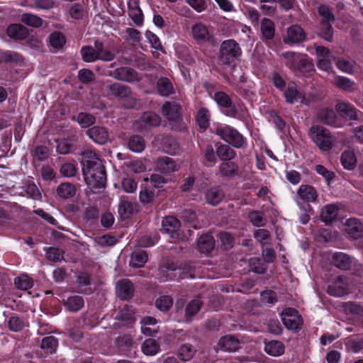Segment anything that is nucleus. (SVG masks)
Wrapping results in <instances>:
<instances>
[{"mask_svg":"<svg viewBox=\"0 0 363 363\" xmlns=\"http://www.w3.org/2000/svg\"><path fill=\"white\" fill-rule=\"evenodd\" d=\"M45 257L48 260L53 262H60L64 259L65 251L59 247H44Z\"/></svg>","mask_w":363,"mask_h":363,"instance_id":"50","label":"nucleus"},{"mask_svg":"<svg viewBox=\"0 0 363 363\" xmlns=\"http://www.w3.org/2000/svg\"><path fill=\"white\" fill-rule=\"evenodd\" d=\"M215 147L216 149L217 157L222 162L232 160L237 155L234 149L227 144L216 142L215 143Z\"/></svg>","mask_w":363,"mask_h":363,"instance_id":"24","label":"nucleus"},{"mask_svg":"<svg viewBox=\"0 0 363 363\" xmlns=\"http://www.w3.org/2000/svg\"><path fill=\"white\" fill-rule=\"evenodd\" d=\"M270 80L273 86L279 91H284L288 83L278 72H273L271 74Z\"/></svg>","mask_w":363,"mask_h":363,"instance_id":"63","label":"nucleus"},{"mask_svg":"<svg viewBox=\"0 0 363 363\" xmlns=\"http://www.w3.org/2000/svg\"><path fill=\"white\" fill-rule=\"evenodd\" d=\"M306 39V33L303 29L297 24L291 26L287 28L286 37L284 42L287 44H298Z\"/></svg>","mask_w":363,"mask_h":363,"instance_id":"16","label":"nucleus"},{"mask_svg":"<svg viewBox=\"0 0 363 363\" xmlns=\"http://www.w3.org/2000/svg\"><path fill=\"white\" fill-rule=\"evenodd\" d=\"M264 352L272 357H279L284 353L285 346L279 340H269L264 342Z\"/></svg>","mask_w":363,"mask_h":363,"instance_id":"29","label":"nucleus"},{"mask_svg":"<svg viewBox=\"0 0 363 363\" xmlns=\"http://www.w3.org/2000/svg\"><path fill=\"white\" fill-rule=\"evenodd\" d=\"M260 31L264 39L272 40L275 33L274 22L269 18H264L260 23Z\"/></svg>","mask_w":363,"mask_h":363,"instance_id":"46","label":"nucleus"},{"mask_svg":"<svg viewBox=\"0 0 363 363\" xmlns=\"http://www.w3.org/2000/svg\"><path fill=\"white\" fill-rule=\"evenodd\" d=\"M58 346L57 337L50 335L42 339L40 347L47 354H53Z\"/></svg>","mask_w":363,"mask_h":363,"instance_id":"52","label":"nucleus"},{"mask_svg":"<svg viewBox=\"0 0 363 363\" xmlns=\"http://www.w3.org/2000/svg\"><path fill=\"white\" fill-rule=\"evenodd\" d=\"M214 99L218 105L226 108L225 115L238 120H242L245 116V111L240 105L236 106L233 104L229 95L223 91H218L215 94Z\"/></svg>","mask_w":363,"mask_h":363,"instance_id":"7","label":"nucleus"},{"mask_svg":"<svg viewBox=\"0 0 363 363\" xmlns=\"http://www.w3.org/2000/svg\"><path fill=\"white\" fill-rule=\"evenodd\" d=\"M155 305L160 311L166 312L172 306L173 299L168 295L162 296L156 300Z\"/></svg>","mask_w":363,"mask_h":363,"instance_id":"64","label":"nucleus"},{"mask_svg":"<svg viewBox=\"0 0 363 363\" xmlns=\"http://www.w3.org/2000/svg\"><path fill=\"white\" fill-rule=\"evenodd\" d=\"M341 163L345 169L353 170L357 164V158L354 152L350 150L344 151L341 155Z\"/></svg>","mask_w":363,"mask_h":363,"instance_id":"51","label":"nucleus"},{"mask_svg":"<svg viewBox=\"0 0 363 363\" xmlns=\"http://www.w3.org/2000/svg\"><path fill=\"white\" fill-rule=\"evenodd\" d=\"M82 173L87 186L93 192L104 189L106 184V173L104 166L95 155L88 157L84 155L82 159Z\"/></svg>","mask_w":363,"mask_h":363,"instance_id":"1","label":"nucleus"},{"mask_svg":"<svg viewBox=\"0 0 363 363\" xmlns=\"http://www.w3.org/2000/svg\"><path fill=\"white\" fill-rule=\"evenodd\" d=\"M242 53V49L236 40H225L220 44L218 60L224 65L234 67L236 62L240 61Z\"/></svg>","mask_w":363,"mask_h":363,"instance_id":"2","label":"nucleus"},{"mask_svg":"<svg viewBox=\"0 0 363 363\" xmlns=\"http://www.w3.org/2000/svg\"><path fill=\"white\" fill-rule=\"evenodd\" d=\"M76 192V186L70 182H62L56 189L57 195L62 199H72L74 196Z\"/></svg>","mask_w":363,"mask_h":363,"instance_id":"33","label":"nucleus"},{"mask_svg":"<svg viewBox=\"0 0 363 363\" xmlns=\"http://www.w3.org/2000/svg\"><path fill=\"white\" fill-rule=\"evenodd\" d=\"M202 306V301L199 298H194L190 301L184 309V321L190 323L193 318L197 314Z\"/></svg>","mask_w":363,"mask_h":363,"instance_id":"35","label":"nucleus"},{"mask_svg":"<svg viewBox=\"0 0 363 363\" xmlns=\"http://www.w3.org/2000/svg\"><path fill=\"white\" fill-rule=\"evenodd\" d=\"M94 45L97 50L99 60L103 62H110L114 60L115 54L110 50L104 47V44L99 40H95Z\"/></svg>","mask_w":363,"mask_h":363,"instance_id":"42","label":"nucleus"},{"mask_svg":"<svg viewBox=\"0 0 363 363\" xmlns=\"http://www.w3.org/2000/svg\"><path fill=\"white\" fill-rule=\"evenodd\" d=\"M332 262L336 267L346 270L351 264L350 257L344 252H336L333 255Z\"/></svg>","mask_w":363,"mask_h":363,"instance_id":"47","label":"nucleus"},{"mask_svg":"<svg viewBox=\"0 0 363 363\" xmlns=\"http://www.w3.org/2000/svg\"><path fill=\"white\" fill-rule=\"evenodd\" d=\"M211 114L208 108L202 107L199 109L196 116L198 126L202 131H205L210 125Z\"/></svg>","mask_w":363,"mask_h":363,"instance_id":"45","label":"nucleus"},{"mask_svg":"<svg viewBox=\"0 0 363 363\" xmlns=\"http://www.w3.org/2000/svg\"><path fill=\"white\" fill-rule=\"evenodd\" d=\"M148 260V254L143 250L134 251L130 256V266L135 268L143 267Z\"/></svg>","mask_w":363,"mask_h":363,"instance_id":"43","label":"nucleus"},{"mask_svg":"<svg viewBox=\"0 0 363 363\" xmlns=\"http://www.w3.org/2000/svg\"><path fill=\"white\" fill-rule=\"evenodd\" d=\"M335 108L337 112L345 119L355 121L357 119L356 108L353 105L346 102H338Z\"/></svg>","mask_w":363,"mask_h":363,"instance_id":"26","label":"nucleus"},{"mask_svg":"<svg viewBox=\"0 0 363 363\" xmlns=\"http://www.w3.org/2000/svg\"><path fill=\"white\" fill-rule=\"evenodd\" d=\"M224 197V191L220 185L208 188L204 194L206 203L213 206H218L223 200Z\"/></svg>","mask_w":363,"mask_h":363,"instance_id":"14","label":"nucleus"},{"mask_svg":"<svg viewBox=\"0 0 363 363\" xmlns=\"http://www.w3.org/2000/svg\"><path fill=\"white\" fill-rule=\"evenodd\" d=\"M106 74L117 80L128 83L139 82L142 79L139 73L130 67H120L115 69H109L107 70Z\"/></svg>","mask_w":363,"mask_h":363,"instance_id":"9","label":"nucleus"},{"mask_svg":"<svg viewBox=\"0 0 363 363\" xmlns=\"http://www.w3.org/2000/svg\"><path fill=\"white\" fill-rule=\"evenodd\" d=\"M330 22H319L318 35L323 40L331 43L333 40L334 29Z\"/></svg>","mask_w":363,"mask_h":363,"instance_id":"41","label":"nucleus"},{"mask_svg":"<svg viewBox=\"0 0 363 363\" xmlns=\"http://www.w3.org/2000/svg\"><path fill=\"white\" fill-rule=\"evenodd\" d=\"M282 92L286 102L289 104H294L301 96L297 85L293 82H289Z\"/></svg>","mask_w":363,"mask_h":363,"instance_id":"37","label":"nucleus"},{"mask_svg":"<svg viewBox=\"0 0 363 363\" xmlns=\"http://www.w3.org/2000/svg\"><path fill=\"white\" fill-rule=\"evenodd\" d=\"M157 90L159 94L162 96H169L174 93L171 80L165 77H162L157 79Z\"/></svg>","mask_w":363,"mask_h":363,"instance_id":"38","label":"nucleus"},{"mask_svg":"<svg viewBox=\"0 0 363 363\" xmlns=\"http://www.w3.org/2000/svg\"><path fill=\"white\" fill-rule=\"evenodd\" d=\"M345 230L350 238L359 239L363 235V223L358 218H350L346 220Z\"/></svg>","mask_w":363,"mask_h":363,"instance_id":"19","label":"nucleus"},{"mask_svg":"<svg viewBox=\"0 0 363 363\" xmlns=\"http://www.w3.org/2000/svg\"><path fill=\"white\" fill-rule=\"evenodd\" d=\"M347 292V288L344 284V279L342 277H337L334 281L328 286L327 293L333 296L340 297Z\"/></svg>","mask_w":363,"mask_h":363,"instance_id":"27","label":"nucleus"},{"mask_svg":"<svg viewBox=\"0 0 363 363\" xmlns=\"http://www.w3.org/2000/svg\"><path fill=\"white\" fill-rule=\"evenodd\" d=\"M161 232L168 235L172 242L187 240L186 234L181 230L180 220L173 216H166L163 218Z\"/></svg>","mask_w":363,"mask_h":363,"instance_id":"5","label":"nucleus"},{"mask_svg":"<svg viewBox=\"0 0 363 363\" xmlns=\"http://www.w3.org/2000/svg\"><path fill=\"white\" fill-rule=\"evenodd\" d=\"M196 350L189 343L181 345L178 350V355L183 361L190 360L194 355Z\"/></svg>","mask_w":363,"mask_h":363,"instance_id":"58","label":"nucleus"},{"mask_svg":"<svg viewBox=\"0 0 363 363\" xmlns=\"http://www.w3.org/2000/svg\"><path fill=\"white\" fill-rule=\"evenodd\" d=\"M26 327V323L23 317L12 313L8 320L9 329L15 333L22 331Z\"/></svg>","mask_w":363,"mask_h":363,"instance_id":"48","label":"nucleus"},{"mask_svg":"<svg viewBox=\"0 0 363 363\" xmlns=\"http://www.w3.org/2000/svg\"><path fill=\"white\" fill-rule=\"evenodd\" d=\"M240 342L238 337L233 335H226L221 337L218 342V349L223 352H235L240 348Z\"/></svg>","mask_w":363,"mask_h":363,"instance_id":"21","label":"nucleus"},{"mask_svg":"<svg viewBox=\"0 0 363 363\" xmlns=\"http://www.w3.org/2000/svg\"><path fill=\"white\" fill-rule=\"evenodd\" d=\"M63 303L67 311L75 313L82 308L84 305V301L81 296L74 295L64 300Z\"/></svg>","mask_w":363,"mask_h":363,"instance_id":"40","label":"nucleus"},{"mask_svg":"<svg viewBox=\"0 0 363 363\" xmlns=\"http://www.w3.org/2000/svg\"><path fill=\"white\" fill-rule=\"evenodd\" d=\"M82 59L85 62H94L99 60V55L95 47L84 45L80 49Z\"/></svg>","mask_w":363,"mask_h":363,"instance_id":"49","label":"nucleus"},{"mask_svg":"<svg viewBox=\"0 0 363 363\" xmlns=\"http://www.w3.org/2000/svg\"><path fill=\"white\" fill-rule=\"evenodd\" d=\"M117 296L123 301H127L133 296V284L129 279H122L118 281L116 286Z\"/></svg>","mask_w":363,"mask_h":363,"instance_id":"20","label":"nucleus"},{"mask_svg":"<svg viewBox=\"0 0 363 363\" xmlns=\"http://www.w3.org/2000/svg\"><path fill=\"white\" fill-rule=\"evenodd\" d=\"M191 33L198 45L209 43L212 38L208 28L202 23H196L192 26Z\"/></svg>","mask_w":363,"mask_h":363,"instance_id":"12","label":"nucleus"},{"mask_svg":"<svg viewBox=\"0 0 363 363\" xmlns=\"http://www.w3.org/2000/svg\"><path fill=\"white\" fill-rule=\"evenodd\" d=\"M6 35L14 40H21L28 36V30L20 23L11 24L6 29Z\"/></svg>","mask_w":363,"mask_h":363,"instance_id":"30","label":"nucleus"},{"mask_svg":"<svg viewBox=\"0 0 363 363\" xmlns=\"http://www.w3.org/2000/svg\"><path fill=\"white\" fill-rule=\"evenodd\" d=\"M195 270L192 263L187 262L179 267H164L162 269L160 274L164 281L193 279L196 277Z\"/></svg>","mask_w":363,"mask_h":363,"instance_id":"6","label":"nucleus"},{"mask_svg":"<svg viewBox=\"0 0 363 363\" xmlns=\"http://www.w3.org/2000/svg\"><path fill=\"white\" fill-rule=\"evenodd\" d=\"M337 68L343 72L352 74L354 71V63L344 57H334L333 60Z\"/></svg>","mask_w":363,"mask_h":363,"instance_id":"56","label":"nucleus"},{"mask_svg":"<svg viewBox=\"0 0 363 363\" xmlns=\"http://www.w3.org/2000/svg\"><path fill=\"white\" fill-rule=\"evenodd\" d=\"M50 44L55 49H61L66 43L65 35L60 31H54L50 35Z\"/></svg>","mask_w":363,"mask_h":363,"instance_id":"57","label":"nucleus"},{"mask_svg":"<svg viewBox=\"0 0 363 363\" xmlns=\"http://www.w3.org/2000/svg\"><path fill=\"white\" fill-rule=\"evenodd\" d=\"M138 212L135 202L132 201L128 196H123L120 198L118 213L121 220H128Z\"/></svg>","mask_w":363,"mask_h":363,"instance_id":"10","label":"nucleus"},{"mask_svg":"<svg viewBox=\"0 0 363 363\" xmlns=\"http://www.w3.org/2000/svg\"><path fill=\"white\" fill-rule=\"evenodd\" d=\"M311 140L322 151L330 150L335 143L336 138L326 128L319 125H312L308 132Z\"/></svg>","mask_w":363,"mask_h":363,"instance_id":"4","label":"nucleus"},{"mask_svg":"<svg viewBox=\"0 0 363 363\" xmlns=\"http://www.w3.org/2000/svg\"><path fill=\"white\" fill-rule=\"evenodd\" d=\"M16 287L21 290H28L33 287V280L26 274H21L14 279Z\"/></svg>","mask_w":363,"mask_h":363,"instance_id":"59","label":"nucleus"},{"mask_svg":"<svg viewBox=\"0 0 363 363\" xmlns=\"http://www.w3.org/2000/svg\"><path fill=\"white\" fill-rule=\"evenodd\" d=\"M238 164L231 160L222 162L219 165V172L223 177H234L238 174Z\"/></svg>","mask_w":363,"mask_h":363,"instance_id":"39","label":"nucleus"},{"mask_svg":"<svg viewBox=\"0 0 363 363\" xmlns=\"http://www.w3.org/2000/svg\"><path fill=\"white\" fill-rule=\"evenodd\" d=\"M156 168L162 174H169L178 170L179 165L172 158L163 156L158 158Z\"/></svg>","mask_w":363,"mask_h":363,"instance_id":"22","label":"nucleus"},{"mask_svg":"<svg viewBox=\"0 0 363 363\" xmlns=\"http://www.w3.org/2000/svg\"><path fill=\"white\" fill-rule=\"evenodd\" d=\"M159 190L155 189L152 186H141V189L139 193V200L140 202L145 207H151L155 203H157L156 199L159 195Z\"/></svg>","mask_w":363,"mask_h":363,"instance_id":"15","label":"nucleus"},{"mask_svg":"<svg viewBox=\"0 0 363 363\" xmlns=\"http://www.w3.org/2000/svg\"><path fill=\"white\" fill-rule=\"evenodd\" d=\"M247 218L252 225L255 227H263L265 225V220L263 216V213L259 211H250L248 213Z\"/></svg>","mask_w":363,"mask_h":363,"instance_id":"62","label":"nucleus"},{"mask_svg":"<svg viewBox=\"0 0 363 363\" xmlns=\"http://www.w3.org/2000/svg\"><path fill=\"white\" fill-rule=\"evenodd\" d=\"M76 283L81 293L84 294H91V275L88 272H79L77 277Z\"/></svg>","mask_w":363,"mask_h":363,"instance_id":"36","label":"nucleus"},{"mask_svg":"<svg viewBox=\"0 0 363 363\" xmlns=\"http://www.w3.org/2000/svg\"><path fill=\"white\" fill-rule=\"evenodd\" d=\"M318 15L322 18L320 22L334 23L335 16L332 9L325 4H320L317 8Z\"/></svg>","mask_w":363,"mask_h":363,"instance_id":"54","label":"nucleus"},{"mask_svg":"<svg viewBox=\"0 0 363 363\" xmlns=\"http://www.w3.org/2000/svg\"><path fill=\"white\" fill-rule=\"evenodd\" d=\"M77 121L82 128H88L96 122V118L91 113L80 112L77 114Z\"/></svg>","mask_w":363,"mask_h":363,"instance_id":"61","label":"nucleus"},{"mask_svg":"<svg viewBox=\"0 0 363 363\" xmlns=\"http://www.w3.org/2000/svg\"><path fill=\"white\" fill-rule=\"evenodd\" d=\"M141 350L147 356H154L160 351V345L155 339L148 338L143 342Z\"/></svg>","mask_w":363,"mask_h":363,"instance_id":"44","label":"nucleus"},{"mask_svg":"<svg viewBox=\"0 0 363 363\" xmlns=\"http://www.w3.org/2000/svg\"><path fill=\"white\" fill-rule=\"evenodd\" d=\"M162 112L169 121H179L182 119V107L175 102H165L162 107Z\"/></svg>","mask_w":363,"mask_h":363,"instance_id":"18","label":"nucleus"},{"mask_svg":"<svg viewBox=\"0 0 363 363\" xmlns=\"http://www.w3.org/2000/svg\"><path fill=\"white\" fill-rule=\"evenodd\" d=\"M297 194L306 203L315 202L318 198V193L315 189L308 184H301L297 191Z\"/></svg>","mask_w":363,"mask_h":363,"instance_id":"31","label":"nucleus"},{"mask_svg":"<svg viewBox=\"0 0 363 363\" xmlns=\"http://www.w3.org/2000/svg\"><path fill=\"white\" fill-rule=\"evenodd\" d=\"M128 145L132 152H141L145 147V141L142 136L134 135L129 138Z\"/></svg>","mask_w":363,"mask_h":363,"instance_id":"53","label":"nucleus"},{"mask_svg":"<svg viewBox=\"0 0 363 363\" xmlns=\"http://www.w3.org/2000/svg\"><path fill=\"white\" fill-rule=\"evenodd\" d=\"M161 117L159 114L147 111L144 112L138 122V127L140 132L148 131L150 129L160 126Z\"/></svg>","mask_w":363,"mask_h":363,"instance_id":"11","label":"nucleus"},{"mask_svg":"<svg viewBox=\"0 0 363 363\" xmlns=\"http://www.w3.org/2000/svg\"><path fill=\"white\" fill-rule=\"evenodd\" d=\"M204 159L209 166H213L217 162L216 149L211 145H207L203 150Z\"/></svg>","mask_w":363,"mask_h":363,"instance_id":"60","label":"nucleus"},{"mask_svg":"<svg viewBox=\"0 0 363 363\" xmlns=\"http://www.w3.org/2000/svg\"><path fill=\"white\" fill-rule=\"evenodd\" d=\"M282 55L286 61V67L293 71H296V68H297V65L298 64V60L301 59L302 54L293 51H288L284 52Z\"/></svg>","mask_w":363,"mask_h":363,"instance_id":"55","label":"nucleus"},{"mask_svg":"<svg viewBox=\"0 0 363 363\" xmlns=\"http://www.w3.org/2000/svg\"><path fill=\"white\" fill-rule=\"evenodd\" d=\"M135 313L133 307L125 304L118 313L116 319L121 321L125 327L130 328L136 320Z\"/></svg>","mask_w":363,"mask_h":363,"instance_id":"17","label":"nucleus"},{"mask_svg":"<svg viewBox=\"0 0 363 363\" xmlns=\"http://www.w3.org/2000/svg\"><path fill=\"white\" fill-rule=\"evenodd\" d=\"M215 133L231 147L237 149H245L247 147V138L237 129L229 125L217 126Z\"/></svg>","mask_w":363,"mask_h":363,"instance_id":"3","label":"nucleus"},{"mask_svg":"<svg viewBox=\"0 0 363 363\" xmlns=\"http://www.w3.org/2000/svg\"><path fill=\"white\" fill-rule=\"evenodd\" d=\"M89 137L96 143L105 144L108 140V133L106 128L95 125L86 131Z\"/></svg>","mask_w":363,"mask_h":363,"instance_id":"23","label":"nucleus"},{"mask_svg":"<svg viewBox=\"0 0 363 363\" xmlns=\"http://www.w3.org/2000/svg\"><path fill=\"white\" fill-rule=\"evenodd\" d=\"M106 90L107 91L109 96L117 98L118 99H126L129 97L131 94V89L128 85L118 82H113L107 84L106 86Z\"/></svg>","mask_w":363,"mask_h":363,"instance_id":"13","label":"nucleus"},{"mask_svg":"<svg viewBox=\"0 0 363 363\" xmlns=\"http://www.w3.org/2000/svg\"><path fill=\"white\" fill-rule=\"evenodd\" d=\"M281 318L285 328L294 333L301 330L303 320L299 312L294 308H286L281 313Z\"/></svg>","mask_w":363,"mask_h":363,"instance_id":"8","label":"nucleus"},{"mask_svg":"<svg viewBox=\"0 0 363 363\" xmlns=\"http://www.w3.org/2000/svg\"><path fill=\"white\" fill-rule=\"evenodd\" d=\"M0 62L21 65L24 62V58L21 54L15 51H1L0 52Z\"/></svg>","mask_w":363,"mask_h":363,"instance_id":"28","label":"nucleus"},{"mask_svg":"<svg viewBox=\"0 0 363 363\" xmlns=\"http://www.w3.org/2000/svg\"><path fill=\"white\" fill-rule=\"evenodd\" d=\"M320 121L325 125L337 127L339 121L335 111L330 108H321L318 113Z\"/></svg>","mask_w":363,"mask_h":363,"instance_id":"25","label":"nucleus"},{"mask_svg":"<svg viewBox=\"0 0 363 363\" xmlns=\"http://www.w3.org/2000/svg\"><path fill=\"white\" fill-rule=\"evenodd\" d=\"M338 208L335 204H328L325 206L320 213V220L326 225L333 223L338 214Z\"/></svg>","mask_w":363,"mask_h":363,"instance_id":"32","label":"nucleus"},{"mask_svg":"<svg viewBox=\"0 0 363 363\" xmlns=\"http://www.w3.org/2000/svg\"><path fill=\"white\" fill-rule=\"evenodd\" d=\"M197 246L199 252L209 254L214 249L215 240L212 235L207 233L199 238Z\"/></svg>","mask_w":363,"mask_h":363,"instance_id":"34","label":"nucleus"}]
</instances>
